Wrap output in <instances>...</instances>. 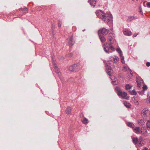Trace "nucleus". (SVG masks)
Segmentation results:
<instances>
[{"mask_svg": "<svg viewBox=\"0 0 150 150\" xmlns=\"http://www.w3.org/2000/svg\"><path fill=\"white\" fill-rule=\"evenodd\" d=\"M96 16L98 18L103 20L105 23H108L112 20V15L109 14H105L103 11L99 10L96 12Z\"/></svg>", "mask_w": 150, "mask_h": 150, "instance_id": "f257e3e1", "label": "nucleus"}, {"mask_svg": "<svg viewBox=\"0 0 150 150\" xmlns=\"http://www.w3.org/2000/svg\"><path fill=\"white\" fill-rule=\"evenodd\" d=\"M82 68V66L80 65L79 63L74 64L70 66L69 67V70L71 71H77L80 70Z\"/></svg>", "mask_w": 150, "mask_h": 150, "instance_id": "f03ea898", "label": "nucleus"}, {"mask_svg": "<svg viewBox=\"0 0 150 150\" xmlns=\"http://www.w3.org/2000/svg\"><path fill=\"white\" fill-rule=\"evenodd\" d=\"M112 42H111L109 45L108 43H105L103 45V47L104 51L106 53L111 52L109 51V50L111 49L112 50H114V48L112 45Z\"/></svg>", "mask_w": 150, "mask_h": 150, "instance_id": "7ed1b4c3", "label": "nucleus"}, {"mask_svg": "<svg viewBox=\"0 0 150 150\" xmlns=\"http://www.w3.org/2000/svg\"><path fill=\"white\" fill-rule=\"evenodd\" d=\"M149 110L146 109H144L142 111V115L143 117H145L149 115Z\"/></svg>", "mask_w": 150, "mask_h": 150, "instance_id": "20e7f679", "label": "nucleus"}, {"mask_svg": "<svg viewBox=\"0 0 150 150\" xmlns=\"http://www.w3.org/2000/svg\"><path fill=\"white\" fill-rule=\"evenodd\" d=\"M108 32V30L105 28H103L99 30L98 32V34H101L104 35H106Z\"/></svg>", "mask_w": 150, "mask_h": 150, "instance_id": "39448f33", "label": "nucleus"}, {"mask_svg": "<svg viewBox=\"0 0 150 150\" xmlns=\"http://www.w3.org/2000/svg\"><path fill=\"white\" fill-rule=\"evenodd\" d=\"M117 95L122 98H125L127 100L129 99V97H126L127 94L125 92H122V91L121 92H119V93Z\"/></svg>", "mask_w": 150, "mask_h": 150, "instance_id": "423d86ee", "label": "nucleus"}, {"mask_svg": "<svg viewBox=\"0 0 150 150\" xmlns=\"http://www.w3.org/2000/svg\"><path fill=\"white\" fill-rule=\"evenodd\" d=\"M72 39L73 37L72 36H70L69 38L68 43L69 46H72L74 43V42L73 41Z\"/></svg>", "mask_w": 150, "mask_h": 150, "instance_id": "0eeeda50", "label": "nucleus"}, {"mask_svg": "<svg viewBox=\"0 0 150 150\" xmlns=\"http://www.w3.org/2000/svg\"><path fill=\"white\" fill-rule=\"evenodd\" d=\"M123 32L124 34L126 35L130 36H131L132 34V33L131 31L126 29L124 30H123Z\"/></svg>", "mask_w": 150, "mask_h": 150, "instance_id": "6e6552de", "label": "nucleus"}, {"mask_svg": "<svg viewBox=\"0 0 150 150\" xmlns=\"http://www.w3.org/2000/svg\"><path fill=\"white\" fill-rule=\"evenodd\" d=\"M131 72L132 71L131 70L129 71L128 75L127 76V79L128 80H131L132 79L133 75L132 73Z\"/></svg>", "mask_w": 150, "mask_h": 150, "instance_id": "1a4fd4ad", "label": "nucleus"}, {"mask_svg": "<svg viewBox=\"0 0 150 150\" xmlns=\"http://www.w3.org/2000/svg\"><path fill=\"white\" fill-rule=\"evenodd\" d=\"M112 81V83L114 85H117L118 84V82L117 81V79L115 77H112L111 78Z\"/></svg>", "mask_w": 150, "mask_h": 150, "instance_id": "9d476101", "label": "nucleus"}, {"mask_svg": "<svg viewBox=\"0 0 150 150\" xmlns=\"http://www.w3.org/2000/svg\"><path fill=\"white\" fill-rule=\"evenodd\" d=\"M147 133L146 129L145 127H142L140 129V132L141 134H144Z\"/></svg>", "mask_w": 150, "mask_h": 150, "instance_id": "9b49d317", "label": "nucleus"}, {"mask_svg": "<svg viewBox=\"0 0 150 150\" xmlns=\"http://www.w3.org/2000/svg\"><path fill=\"white\" fill-rule=\"evenodd\" d=\"M90 4L94 7L96 3V0H88V1Z\"/></svg>", "mask_w": 150, "mask_h": 150, "instance_id": "f8f14e48", "label": "nucleus"}, {"mask_svg": "<svg viewBox=\"0 0 150 150\" xmlns=\"http://www.w3.org/2000/svg\"><path fill=\"white\" fill-rule=\"evenodd\" d=\"M106 68L107 70H109L108 71H107V73H108V75H110V72L111 70V67L110 66V64L108 63L107 64V65L106 66Z\"/></svg>", "mask_w": 150, "mask_h": 150, "instance_id": "ddd939ff", "label": "nucleus"}, {"mask_svg": "<svg viewBox=\"0 0 150 150\" xmlns=\"http://www.w3.org/2000/svg\"><path fill=\"white\" fill-rule=\"evenodd\" d=\"M134 132L137 133L139 134L140 132V129L139 127H137L134 129Z\"/></svg>", "mask_w": 150, "mask_h": 150, "instance_id": "4468645a", "label": "nucleus"}, {"mask_svg": "<svg viewBox=\"0 0 150 150\" xmlns=\"http://www.w3.org/2000/svg\"><path fill=\"white\" fill-rule=\"evenodd\" d=\"M132 142L134 144H136L138 143L139 141L137 137H133L132 138Z\"/></svg>", "mask_w": 150, "mask_h": 150, "instance_id": "2eb2a0df", "label": "nucleus"}, {"mask_svg": "<svg viewBox=\"0 0 150 150\" xmlns=\"http://www.w3.org/2000/svg\"><path fill=\"white\" fill-rule=\"evenodd\" d=\"M138 124L139 125L142 126L144 124L145 122L144 120L142 119H139L138 120Z\"/></svg>", "mask_w": 150, "mask_h": 150, "instance_id": "dca6fc26", "label": "nucleus"}, {"mask_svg": "<svg viewBox=\"0 0 150 150\" xmlns=\"http://www.w3.org/2000/svg\"><path fill=\"white\" fill-rule=\"evenodd\" d=\"M118 57H115V58L114 57H112L111 58V60L113 62H117L118 60Z\"/></svg>", "mask_w": 150, "mask_h": 150, "instance_id": "f3484780", "label": "nucleus"}, {"mask_svg": "<svg viewBox=\"0 0 150 150\" xmlns=\"http://www.w3.org/2000/svg\"><path fill=\"white\" fill-rule=\"evenodd\" d=\"M71 111V108L70 107H67L66 110V113L67 114H70Z\"/></svg>", "mask_w": 150, "mask_h": 150, "instance_id": "a211bd4d", "label": "nucleus"}, {"mask_svg": "<svg viewBox=\"0 0 150 150\" xmlns=\"http://www.w3.org/2000/svg\"><path fill=\"white\" fill-rule=\"evenodd\" d=\"M127 125L132 128H133L135 126L133 123L130 122H127Z\"/></svg>", "mask_w": 150, "mask_h": 150, "instance_id": "6ab92c4d", "label": "nucleus"}, {"mask_svg": "<svg viewBox=\"0 0 150 150\" xmlns=\"http://www.w3.org/2000/svg\"><path fill=\"white\" fill-rule=\"evenodd\" d=\"M99 38L101 42H104L106 40V39L104 36H100Z\"/></svg>", "mask_w": 150, "mask_h": 150, "instance_id": "aec40b11", "label": "nucleus"}, {"mask_svg": "<svg viewBox=\"0 0 150 150\" xmlns=\"http://www.w3.org/2000/svg\"><path fill=\"white\" fill-rule=\"evenodd\" d=\"M135 19V18L134 16H129L127 17V21L128 22H130Z\"/></svg>", "mask_w": 150, "mask_h": 150, "instance_id": "412c9836", "label": "nucleus"}, {"mask_svg": "<svg viewBox=\"0 0 150 150\" xmlns=\"http://www.w3.org/2000/svg\"><path fill=\"white\" fill-rule=\"evenodd\" d=\"M147 128L148 130H150V120H149L146 123Z\"/></svg>", "mask_w": 150, "mask_h": 150, "instance_id": "4be33fe9", "label": "nucleus"}, {"mask_svg": "<svg viewBox=\"0 0 150 150\" xmlns=\"http://www.w3.org/2000/svg\"><path fill=\"white\" fill-rule=\"evenodd\" d=\"M82 122L84 124H86L88 123V121L87 119L84 117Z\"/></svg>", "mask_w": 150, "mask_h": 150, "instance_id": "5701e85b", "label": "nucleus"}, {"mask_svg": "<svg viewBox=\"0 0 150 150\" xmlns=\"http://www.w3.org/2000/svg\"><path fill=\"white\" fill-rule=\"evenodd\" d=\"M115 90L117 91V94H118L119 92L122 91L120 88L119 87H116Z\"/></svg>", "mask_w": 150, "mask_h": 150, "instance_id": "b1692460", "label": "nucleus"}, {"mask_svg": "<svg viewBox=\"0 0 150 150\" xmlns=\"http://www.w3.org/2000/svg\"><path fill=\"white\" fill-rule=\"evenodd\" d=\"M124 104L125 105L127 108H130L131 106V105L130 104V103H127V102H125L124 103Z\"/></svg>", "mask_w": 150, "mask_h": 150, "instance_id": "393cba45", "label": "nucleus"}, {"mask_svg": "<svg viewBox=\"0 0 150 150\" xmlns=\"http://www.w3.org/2000/svg\"><path fill=\"white\" fill-rule=\"evenodd\" d=\"M129 92L131 94L133 95H135L137 94V92L134 90H133L132 91H129Z\"/></svg>", "mask_w": 150, "mask_h": 150, "instance_id": "a878e982", "label": "nucleus"}, {"mask_svg": "<svg viewBox=\"0 0 150 150\" xmlns=\"http://www.w3.org/2000/svg\"><path fill=\"white\" fill-rule=\"evenodd\" d=\"M132 87V86L129 84H126L125 85V88L127 90L129 89Z\"/></svg>", "mask_w": 150, "mask_h": 150, "instance_id": "bb28decb", "label": "nucleus"}, {"mask_svg": "<svg viewBox=\"0 0 150 150\" xmlns=\"http://www.w3.org/2000/svg\"><path fill=\"white\" fill-rule=\"evenodd\" d=\"M121 58V61L122 62L123 64H125V62L124 61V57L122 56V54L120 56Z\"/></svg>", "mask_w": 150, "mask_h": 150, "instance_id": "cd10ccee", "label": "nucleus"}, {"mask_svg": "<svg viewBox=\"0 0 150 150\" xmlns=\"http://www.w3.org/2000/svg\"><path fill=\"white\" fill-rule=\"evenodd\" d=\"M54 68L56 73H57L59 71V69L56 66H54Z\"/></svg>", "mask_w": 150, "mask_h": 150, "instance_id": "c85d7f7f", "label": "nucleus"}, {"mask_svg": "<svg viewBox=\"0 0 150 150\" xmlns=\"http://www.w3.org/2000/svg\"><path fill=\"white\" fill-rule=\"evenodd\" d=\"M117 51L118 52V53L120 54V56L121 55H122V52L120 49H117Z\"/></svg>", "mask_w": 150, "mask_h": 150, "instance_id": "c756f323", "label": "nucleus"}, {"mask_svg": "<svg viewBox=\"0 0 150 150\" xmlns=\"http://www.w3.org/2000/svg\"><path fill=\"white\" fill-rule=\"evenodd\" d=\"M27 10V9L26 8H19V11H26Z\"/></svg>", "mask_w": 150, "mask_h": 150, "instance_id": "7c9ffc66", "label": "nucleus"}, {"mask_svg": "<svg viewBox=\"0 0 150 150\" xmlns=\"http://www.w3.org/2000/svg\"><path fill=\"white\" fill-rule=\"evenodd\" d=\"M112 39V38L111 36H109L107 39L108 41H111Z\"/></svg>", "mask_w": 150, "mask_h": 150, "instance_id": "2f4dec72", "label": "nucleus"}, {"mask_svg": "<svg viewBox=\"0 0 150 150\" xmlns=\"http://www.w3.org/2000/svg\"><path fill=\"white\" fill-rule=\"evenodd\" d=\"M62 23V21H59L58 26L60 28L61 27V25Z\"/></svg>", "mask_w": 150, "mask_h": 150, "instance_id": "473e14b6", "label": "nucleus"}, {"mask_svg": "<svg viewBox=\"0 0 150 150\" xmlns=\"http://www.w3.org/2000/svg\"><path fill=\"white\" fill-rule=\"evenodd\" d=\"M143 88L144 91L146 90L147 89V86L146 85H144L143 87Z\"/></svg>", "mask_w": 150, "mask_h": 150, "instance_id": "72a5a7b5", "label": "nucleus"}, {"mask_svg": "<svg viewBox=\"0 0 150 150\" xmlns=\"http://www.w3.org/2000/svg\"><path fill=\"white\" fill-rule=\"evenodd\" d=\"M139 12L141 15H143V13L142 11V9L141 7L139 8Z\"/></svg>", "mask_w": 150, "mask_h": 150, "instance_id": "f704fd0d", "label": "nucleus"}, {"mask_svg": "<svg viewBox=\"0 0 150 150\" xmlns=\"http://www.w3.org/2000/svg\"><path fill=\"white\" fill-rule=\"evenodd\" d=\"M137 85L139 87L141 85H140V82H139V81L138 80H137Z\"/></svg>", "mask_w": 150, "mask_h": 150, "instance_id": "c9c22d12", "label": "nucleus"}, {"mask_svg": "<svg viewBox=\"0 0 150 150\" xmlns=\"http://www.w3.org/2000/svg\"><path fill=\"white\" fill-rule=\"evenodd\" d=\"M57 73V75H58V76H59V77H60L61 76V72H60L59 71V72H58Z\"/></svg>", "mask_w": 150, "mask_h": 150, "instance_id": "e433bc0d", "label": "nucleus"}, {"mask_svg": "<svg viewBox=\"0 0 150 150\" xmlns=\"http://www.w3.org/2000/svg\"><path fill=\"white\" fill-rule=\"evenodd\" d=\"M146 5L148 6V7L149 8H150V2H148L146 3Z\"/></svg>", "mask_w": 150, "mask_h": 150, "instance_id": "4c0bfd02", "label": "nucleus"}, {"mask_svg": "<svg viewBox=\"0 0 150 150\" xmlns=\"http://www.w3.org/2000/svg\"><path fill=\"white\" fill-rule=\"evenodd\" d=\"M146 65L147 67H149L150 66V63L149 62H147L146 63Z\"/></svg>", "mask_w": 150, "mask_h": 150, "instance_id": "58836bf2", "label": "nucleus"}, {"mask_svg": "<svg viewBox=\"0 0 150 150\" xmlns=\"http://www.w3.org/2000/svg\"><path fill=\"white\" fill-rule=\"evenodd\" d=\"M134 103H135L137 105H138V104H139V103H138V102L137 100H135L134 101Z\"/></svg>", "mask_w": 150, "mask_h": 150, "instance_id": "ea45409f", "label": "nucleus"}, {"mask_svg": "<svg viewBox=\"0 0 150 150\" xmlns=\"http://www.w3.org/2000/svg\"><path fill=\"white\" fill-rule=\"evenodd\" d=\"M69 57H71L73 56V54L72 53H70L69 54Z\"/></svg>", "mask_w": 150, "mask_h": 150, "instance_id": "a19ab883", "label": "nucleus"}, {"mask_svg": "<svg viewBox=\"0 0 150 150\" xmlns=\"http://www.w3.org/2000/svg\"><path fill=\"white\" fill-rule=\"evenodd\" d=\"M138 35V33H135L134 35V37H136Z\"/></svg>", "mask_w": 150, "mask_h": 150, "instance_id": "79ce46f5", "label": "nucleus"}, {"mask_svg": "<svg viewBox=\"0 0 150 150\" xmlns=\"http://www.w3.org/2000/svg\"><path fill=\"white\" fill-rule=\"evenodd\" d=\"M148 150V149L147 148H144V149L142 150Z\"/></svg>", "mask_w": 150, "mask_h": 150, "instance_id": "37998d69", "label": "nucleus"}, {"mask_svg": "<svg viewBox=\"0 0 150 150\" xmlns=\"http://www.w3.org/2000/svg\"><path fill=\"white\" fill-rule=\"evenodd\" d=\"M123 67H124V69H123V70L124 71H125V66H124Z\"/></svg>", "mask_w": 150, "mask_h": 150, "instance_id": "c03bdc74", "label": "nucleus"}, {"mask_svg": "<svg viewBox=\"0 0 150 150\" xmlns=\"http://www.w3.org/2000/svg\"><path fill=\"white\" fill-rule=\"evenodd\" d=\"M142 92H139V93L140 94H142Z\"/></svg>", "mask_w": 150, "mask_h": 150, "instance_id": "a18cd8bd", "label": "nucleus"}, {"mask_svg": "<svg viewBox=\"0 0 150 150\" xmlns=\"http://www.w3.org/2000/svg\"><path fill=\"white\" fill-rule=\"evenodd\" d=\"M84 31V30H83V31Z\"/></svg>", "mask_w": 150, "mask_h": 150, "instance_id": "49530a36", "label": "nucleus"}, {"mask_svg": "<svg viewBox=\"0 0 150 150\" xmlns=\"http://www.w3.org/2000/svg\"><path fill=\"white\" fill-rule=\"evenodd\" d=\"M84 31V30H83V31Z\"/></svg>", "mask_w": 150, "mask_h": 150, "instance_id": "de8ad7c7", "label": "nucleus"}, {"mask_svg": "<svg viewBox=\"0 0 150 150\" xmlns=\"http://www.w3.org/2000/svg\"><path fill=\"white\" fill-rule=\"evenodd\" d=\"M136 0L137 1H138V0Z\"/></svg>", "mask_w": 150, "mask_h": 150, "instance_id": "09e8293b", "label": "nucleus"}]
</instances>
